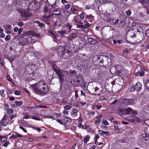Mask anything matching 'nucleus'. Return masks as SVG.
I'll return each instance as SVG.
<instances>
[{"label": "nucleus", "mask_w": 149, "mask_h": 149, "mask_svg": "<svg viewBox=\"0 0 149 149\" xmlns=\"http://www.w3.org/2000/svg\"><path fill=\"white\" fill-rule=\"evenodd\" d=\"M120 20L117 19L115 22H113L114 24L116 25V26L119 27V24L120 23Z\"/></svg>", "instance_id": "nucleus-30"}, {"label": "nucleus", "mask_w": 149, "mask_h": 149, "mask_svg": "<svg viewBox=\"0 0 149 149\" xmlns=\"http://www.w3.org/2000/svg\"><path fill=\"white\" fill-rule=\"evenodd\" d=\"M77 36V34L76 33H73L70 35L68 37V40L70 41H72V40L75 38Z\"/></svg>", "instance_id": "nucleus-19"}, {"label": "nucleus", "mask_w": 149, "mask_h": 149, "mask_svg": "<svg viewBox=\"0 0 149 149\" xmlns=\"http://www.w3.org/2000/svg\"><path fill=\"white\" fill-rule=\"evenodd\" d=\"M71 10L72 12H76L77 10L75 9L74 7H72L71 8Z\"/></svg>", "instance_id": "nucleus-53"}, {"label": "nucleus", "mask_w": 149, "mask_h": 149, "mask_svg": "<svg viewBox=\"0 0 149 149\" xmlns=\"http://www.w3.org/2000/svg\"><path fill=\"white\" fill-rule=\"evenodd\" d=\"M77 82L78 83H80L83 81L82 78L79 76H76Z\"/></svg>", "instance_id": "nucleus-25"}, {"label": "nucleus", "mask_w": 149, "mask_h": 149, "mask_svg": "<svg viewBox=\"0 0 149 149\" xmlns=\"http://www.w3.org/2000/svg\"><path fill=\"white\" fill-rule=\"evenodd\" d=\"M5 36V35L3 33L0 32V36L1 38H3Z\"/></svg>", "instance_id": "nucleus-55"}, {"label": "nucleus", "mask_w": 149, "mask_h": 149, "mask_svg": "<svg viewBox=\"0 0 149 149\" xmlns=\"http://www.w3.org/2000/svg\"><path fill=\"white\" fill-rule=\"evenodd\" d=\"M138 1L142 4L143 6H145V3H146V5H149V1L148 0H137Z\"/></svg>", "instance_id": "nucleus-20"}, {"label": "nucleus", "mask_w": 149, "mask_h": 149, "mask_svg": "<svg viewBox=\"0 0 149 149\" xmlns=\"http://www.w3.org/2000/svg\"><path fill=\"white\" fill-rule=\"evenodd\" d=\"M141 139H144L145 141H148L149 140V136L147 133L145 132H143L140 136Z\"/></svg>", "instance_id": "nucleus-12"}, {"label": "nucleus", "mask_w": 149, "mask_h": 149, "mask_svg": "<svg viewBox=\"0 0 149 149\" xmlns=\"http://www.w3.org/2000/svg\"><path fill=\"white\" fill-rule=\"evenodd\" d=\"M114 129L116 130H120V128L118 126V125H116L114 126Z\"/></svg>", "instance_id": "nucleus-52"}, {"label": "nucleus", "mask_w": 149, "mask_h": 149, "mask_svg": "<svg viewBox=\"0 0 149 149\" xmlns=\"http://www.w3.org/2000/svg\"><path fill=\"white\" fill-rule=\"evenodd\" d=\"M95 114V112L93 111H92L89 113V116L91 117L94 115Z\"/></svg>", "instance_id": "nucleus-42"}, {"label": "nucleus", "mask_w": 149, "mask_h": 149, "mask_svg": "<svg viewBox=\"0 0 149 149\" xmlns=\"http://www.w3.org/2000/svg\"><path fill=\"white\" fill-rule=\"evenodd\" d=\"M62 113L65 116H68V111L65 110L63 111Z\"/></svg>", "instance_id": "nucleus-41"}, {"label": "nucleus", "mask_w": 149, "mask_h": 149, "mask_svg": "<svg viewBox=\"0 0 149 149\" xmlns=\"http://www.w3.org/2000/svg\"><path fill=\"white\" fill-rule=\"evenodd\" d=\"M34 91L37 94L44 95L48 91V86L44 81H40L31 85Z\"/></svg>", "instance_id": "nucleus-1"}, {"label": "nucleus", "mask_w": 149, "mask_h": 149, "mask_svg": "<svg viewBox=\"0 0 149 149\" xmlns=\"http://www.w3.org/2000/svg\"><path fill=\"white\" fill-rule=\"evenodd\" d=\"M51 6L53 8H55L57 7V5L56 3V1L53 4H51Z\"/></svg>", "instance_id": "nucleus-43"}, {"label": "nucleus", "mask_w": 149, "mask_h": 149, "mask_svg": "<svg viewBox=\"0 0 149 149\" xmlns=\"http://www.w3.org/2000/svg\"><path fill=\"white\" fill-rule=\"evenodd\" d=\"M122 104L124 105H129L133 104L135 102V99L134 98L127 99L124 98L123 99Z\"/></svg>", "instance_id": "nucleus-7"}, {"label": "nucleus", "mask_w": 149, "mask_h": 149, "mask_svg": "<svg viewBox=\"0 0 149 149\" xmlns=\"http://www.w3.org/2000/svg\"><path fill=\"white\" fill-rule=\"evenodd\" d=\"M42 19L44 20H46V19L49 20V18L48 17V16L46 15H44L42 16Z\"/></svg>", "instance_id": "nucleus-45"}, {"label": "nucleus", "mask_w": 149, "mask_h": 149, "mask_svg": "<svg viewBox=\"0 0 149 149\" xmlns=\"http://www.w3.org/2000/svg\"><path fill=\"white\" fill-rule=\"evenodd\" d=\"M61 12L60 8H56L52 11V13L56 15H60Z\"/></svg>", "instance_id": "nucleus-16"}, {"label": "nucleus", "mask_w": 149, "mask_h": 149, "mask_svg": "<svg viewBox=\"0 0 149 149\" xmlns=\"http://www.w3.org/2000/svg\"><path fill=\"white\" fill-rule=\"evenodd\" d=\"M5 137L4 136L2 137V136H0V138L1 139V140L2 141V145L4 147H6L8 146L9 144H10V143L9 141H7V139H5L3 141V139Z\"/></svg>", "instance_id": "nucleus-11"}, {"label": "nucleus", "mask_w": 149, "mask_h": 149, "mask_svg": "<svg viewBox=\"0 0 149 149\" xmlns=\"http://www.w3.org/2000/svg\"><path fill=\"white\" fill-rule=\"evenodd\" d=\"M88 42L92 44H94L97 43V41L94 38H89L88 39Z\"/></svg>", "instance_id": "nucleus-18"}, {"label": "nucleus", "mask_w": 149, "mask_h": 149, "mask_svg": "<svg viewBox=\"0 0 149 149\" xmlns=\"http://www.w3.org/2000/svg\"><path fill=\"white\" fill-rule=\"evenodd\" d=\"M131 11L130 9H129L126 11V15L128 16L130 15L131 14Z\"/></svg>", "instance_id": "nucleus-38"}, {"label": "nucleus", "mask_w": 149, "mask_h": 149, "mask_svg": "<svg viewBox=\"0 0 149 149\" xmlns=\"http://www.w3.org/2000/svg\"><path fill=\"white\" fill-rule=\"evenodd\" d=\"M70 6L69 5H66L65 6V8L67 9H68L69 8Z\"/></svg>", "instance_id": "nucleus-64"}, {"label": "nucleus", "mask_w": 149, "mask_h": 149, "mask_svg": "<svg viewBox=\"0 0 149 149\" xmlns=\"http://www.w3.org/2000/svg\"><path fill=\"white\" fill-rule=\"evenodd\" d=\"M102 117V116L101 115H100L97 116L95 118L97 119L101 120V118Z\"/></svg>", "instance_id": "nucleus-56"}, {"label": "nucleus", "mask_w": 149, "mask_h": 149, "mask_svg": "<svg viewBox=\"0 0 149 149\" xmlns=\"http://www.w3.org/2000/svg\"><path fill=\"white\" fill-rule=\"evenodd\" d=\"M23 118L25 119H27L31 118V117L28 115H26L23 117Z\"/></svg>", "instance_id": "nucleus-51"}, {"label": "nucleus", "mask_w": 149, "mask_h": 149, "mask_svg": "<svg viewBox=\"0 0 149 149\" xmlns=\"http://www.w3.org/2000/svg\"><path fill=\"white\" fill-rule=\"evenodd\" d=\"M49 11V8L47 6H44V8L43 10V13L45 14H46Z\"/></svg>", "instance_id": "nucleus-27"}, {"label": "nucleus", "mask_w": 149, "mask_h": 149, "mask_svg": "<svg viewBox=\"0 0 149 149\" xmlns=\"http://www.w3.org/2000/svg\"><path fill=\"white\" fill-rule=\"evenodd\" d=\"M69 72L71 74H76V72L75 70H70L69 71Z\"/></svg>", "instance_id": "nucleus-48"}, {"label": "nucleus", "mask_w": 149, "mask_h": 149, "mask_svg": "<svg viewBox=\"0 0 149 149\" xmlns=\"http://www.w3.org/2000/svg\"><path fill=\"white\" fill-rule=\"evenodd\" d=\"M135 115L133 114V115L131 116L130 118H126V119L127 120L132 123H136L140 122L141 121V118L135 116Z\"/></svg>", "instance_id": "nucleus-8"}, {"label": "nucleus", "mask_w": 149, "mask_h": 149, "mask_svg": "<svg viewBox=\"0 0 149 149\" xmlns=\"http://www.w3.org/2000/svg\"><path fill=\"white\" fill-rule=\"evenodd\" d=\"M120 23L119 24V28H121L124 26L125 23L123 20H120Z\"/></svg>", "instance_id": "nucleus-31"}, {"label": "nucleus", "mask_w": 149, "mask_h": 149, "mask_svg": "<svg viewBox=\"0 0 149 149\" xmlns=\"http://www.w3.org/2000/svg\"><path fill=\"white\" fill-rule=\"evenodd\" d=\"M71 117L74 119H77L80 117V114L76 108H74L72 110V111L70 113Z\"/></svg>", "instance_id": "nucleus-6"}, {"label": "nucleus", "mask_w": 149, "mask_h": 149, "mask_svg": "<svg viewBox=\"0 0 149 149\" xmlns=\"http://www.w3.org/2000/svg\"><path fill=\"white\" fill-rule=\"evenodd\" d=\"M118 102V100L117 99H115L113 102L110 104V105H113L114 106L117 104V103Z\"/></svg>", "instance_id": "nucleus-36"}, {"label": "nucleus", "mask_w": 149, "mask_h": 149, "mask_svg": "<svg viewBox=\"0 0 149 149\" xmlns=\"http://www.w3.org/2000/svg\"><path fill=\"white\" fill-rule=\"evenodd\" d=\"M48 32L51 35L53 36L55 38H56V35L54 33L53 31L51 30H49L48 31Z\"/></svg>", "instance_id": "nucleus-35"}, {"label": "nucleus", "mask_w": 149, "mask_h": 149, "mask_svg": "<svg viewBox=\"0 0 149 149\" xmlns=\"http://www.w3.org/2000/svg\"><path fill=\"white\" fill-rule=\"evenodd\" d=\"M32 118L33 119H34V120H40V118L38 117H35L34 116H33L32 117Z\"/></svg>", "instance_id": "nucleus-44"}, {"label": "nucleus", "mask_w": 149, "mask_h": 149, "mask_svg": "<svg viewBox=\"0 0 149 149\" xmlns=\"http://www.w3.org/2000/svg\"><path fill=\"white\" fill-rule=\"evenodd\" d=\"M66 33V31L65 30H63L60 31L59 33L60 36L62 37L64 36V35Z\"/></svg>", "instance_id": "nucleus-32"}, {"label": "nucleus", "mask_w": 149, "mask_h": 149, "mask_svg": "<svg viewBox=\"0 0 149 149\" xmlns=\"http://www.w3.org/2000/svg\"><path fill=\"white\" fill-rule=\"evenodd\" d=\"M77 28H80V30H81L84 31H88V29L85 26L79 25H77Z\"/></svg>", "instance_id": "nucleus-23"}, {"label": "nucleus", "mask_w": 149, "mask_h": 149, "mask_svg": "<svg viewBox=\"0 0 149 149\" xmlns=\"http://www.w3.org/2000/svg\"><path fill=\"white\" fill-rule=\"evenodd\" d=\"M33 22L37 24L39 27L40 28L42 29H44L45 28V25L44 24L41 23L39 21L34 20L33 21Z\"/></svg>", "instance_id": "nucleus-13"}, {"label": "nucleus", "mask_w": 149, "mask_h": 149, "mask_svg": "<svg viewBox=\"0 0 149 149\" xmlns=\"http://www.w3.org/2000/svg\"><path fill=\"white\" fill-rule=\"evenodd\" d=\"M84 23L85 25L87 26H90V25L86 21H84Z\"/></svg>", "instance_id": "nucleus-58"}, {"label": "nucleus", "mask_w": 149, "mask_h": 149, "mask_svg": "<svg viewBox=\"0 0 149 149\" xmlns=\"http://www.w3.org/2000/svg\"><path fill=\"white\" fill-rule=\"evenodd\" d=\"M72 121L71 119L68 117H65L64 119V125L66 127H68L70 126V123Z\"/></svg>", "instance_id": "nucleus-10"}, {"label": "nucleus", "mask_w": 149, "mask_h": 149, "mask_svg": "<svg viewBox=\"0 0 149 149\" xmlns=\"http://www.w3.org/2000/svg\"><path fill=\"white\" fill-rule=\"evenodd\" d=\"M102 123L103 124L105 125H108L109 123L108 122L105 120H102Z\"/></svg>", "instance_id": "nucleus-39"}, {"label": "nucleus", "mask_w": 149, "mask_h": 149, "mask_svg": "<svg viewBox=\"0 0 149 149\" xmlns=\"http://www.w3.org/2000/svg\"><path fill=\"white\" fill-rule=\"evenodd\" d=\"M65 49L63 47L59 46L57 48L56 51L59 56H62L65 53Z\"/></svg>", "instance_id": "nucleus-9"}, {"label": "nucleus", "mask_w": 149, "mask_h": 149, "mask_svg": "<svg viewBox=\"0 0 149 149\" xmlns=\"http://www.w3.org/2000/svg\"><path fill=\"white\" fill-rule=\"evenodd\" d=\"M113 84L112 83L107 84V85L105 86V89L107 91L110 92L111 91L113 87Z\"/></svg>", "instance_id": "nucleus-15"}, {"label": "nucleus", "mask_w": 149, "mask_h": 149, "mask_svg": "<svg viewBox=\"0 0 149 149\" xmlns=\"http://www.w3.org/2000/svg\"><path fill=\"white\" fill-rule=\"evenodd\" d=\"M144 72L143 71H139L135 74L136 76H138L139 75L140 76H143L144 75Z\"/></svg>", "instance_id": "nucleus-26"}, {"label": "nucleus", "mask_w": 149, "mask_h": 149, "mask_svg": "<svg viewBox=\"0 0 149 149\" xmlns=\"http://www.w3.org/2000/svg\"><path fill=\"white\" fill-rule=\"evenodd\" d=\"M14 103L17 106H20L22 104V101H15Z\"/></svg>", "instance_id": "nucleus-33"}, {"label": "nucleus", "mask_w": 149, "mask_h": 149, "mask_svg": "<svg viewBox=\"0 0 149 149\" xmlns=\"http://www.w3.org/2000/svg\"><path fill=\"white\" fill-rule=\"evenodd\" d=\"M13 111L12 109L11 108L8 109L7 110V111L8 113L9 114H11L13 113Z\"/></svg>", "instance_id": "nucleus-46"}, {"label": "nucleus", "mask_w": 149, "mask_h": 149, "mask_svg": "<svg viewBox=\"0 0 149 149\" xmlns=\"http://www.w3.org/2000/svg\"><path fill=\"white\" fill-rule=\"evenodd\" d=\"M72 107V106H70L68 105H66L64 107V109L65 110H69Z\"/></svg>", "instance_id": "nucleus-34"}, {"label": "nucleus", "mask_w": 149, "mask_h": 149, "mask_svg": "<svg viewBox=\"0 0 149 149\" xmlns=\"http://www.w3.org/2000/svg\"><path fill=\"white\" fill-rule=\"evenodd\" d=\"M10 38V35H8L5 38V39L6 41L9 40Z\"/></svg>", "instance_id": "nucleus-40"}, {"label": "nucleus", "mask_w": 149, "mask_h": 149, "mask_svg": "<svg viewBox=\"0 0 149 149\" xmlns=\"http://www.w3.org/2000/svg\"><path fill=\"white\" fill-rule=\"evenodd\" d=\"M145 87L146 90L148 91H149V78L145 81Z\"/></svg>", "instance_id": "nucleus-22"}, {"label": "nucleus", "mask_w": 149, "mask_h": 149, "mask_svg": "<svg viewBox=\"0 0 149 149\" xmlns=\"http://www.w3.org/2000/svg\"><path fill=\"white\" fill-rule=\"evenodd\" d=\"M97 59L96 62L100 65L106 67L109 66L111 65V59L108 57L103 56H97L93 58Z\"/></svg>", "instance_id": "nucleus-3"}, {"label": "nucleus", "mask_w": 149, "mask_h": 149, "mask_svg": "<svg viewBox=\"0 0 149 149\" xmlns=\"http://www.w3.org/2000/svg\"><path fill=\"white\" fill-rule=\"evenodd\" d=\"M56 121L58 122L60 124L63 125V123L62 122V121H61V120L57 119L56 120Z\"/></svg>", "instance_id": "nucleus-57"}, {"label": "nucleus", "mask_w": 149, "mask_h": 149, "mask_svg": "<svg viewBox=\"0 0 149 149\" xmlns=\"http://www.w3.org/2000/svg\"><path fill=\"white\" fill-rule=\"evenodd\" d=\"M66 26L68 27V29L70 31L72 28V25L68 23H67L66 24Z\"/></svg>", "instance_id": "nucleus-47"}, {"label": "nucleus", "mask_w": 149, "mask_h": 149, "mask_svg": "<svg viewBox=\"0 0 149 149\" xmlns=\"http://www.w3.org/2000/svg\"><path fill=\"white\" fill-rule=\"evenodd\" d=\"M45 23L49 25L50 24V22L48 21V20H45Z\"/></svg>", "instance_id": "nucleus-63"}, {"label": "nucleus", "mask_w": 149, "mask_h": 149, "mask_svg": "<svg viewBox=\"0 0 149 149\" xmlns=\"http://www.w3.org/2000/svg\"><path fill=\"white\" fill-rule=\"evenodd\" d=\"M3 28L6 29H10L11 28V26L10 25H5L4 26Z\"/></svg>", "instance_id": "nucleus-37"}, {"label": "nucleus", "mask_w": 149, "mask_h": 149, "mask_svg": "<svg viewBox=\"0 0 149 149\" xmlns=\"http://www.w3.org/2000/svg\"><path fill=\"white\" fill-rule=\"evenodd\" d=\"M115 68L117 72H121L123 70V68L120 65H116L114 67Z\"/></svg>", "instance_id": "nucleus-21"}, {"label": "nucleus", "mask_w": 149, "mask_h": 149, "mask_svg": "<svg viewBox=\"0 0 149 149\" xmlns=\"http://www.w3.org/2000/svg\"><path fill=\"white\" fill-rule=\"evenodd\" d=\"M80 17L81 19H84V15L83 14H81L80 15Z\"/></svg>", "instance_id": "nucleus-59"}, {"label": "nucleus", "mask_w": 149, "mask_h": 149, "mask_svg": "<svg viewBox=\"0 0 149 149\" xmlns=\"http://www.w3.org/2000/svg\"><path fill=\"white\" fill-rule=\"evenodd\" d=\"M102 107V106L101 105H95L92 107V109H94L96 108V109L99 110Z\"/></svg>", "instance_id": "nucleus-28"}, {"label": "nucleus", "mask_w": 149, "mask_h": 149, "mask_svg": "<svg viewBox=\"0 0 149 149\" xmlns=\"http://www.w3.org/2000/svg\"><path fill=\"white\" fill-rule=\"evenodd\" d=\"M51 65L53 69L58 76V79L59 80L60 85H62L65 78L69 74L68 72L66 71L63 70L58 68V67L54 63H52Z\"/></svg>", "instance_id": "nucleus-2"}, {"label": "nucleus", "mask_w": 149, "mask_h": 149, "mask_svg": "<svg viewBox=\"0 0 149 149\" xmlns=\"http://www.w3.org/2000/svg\"><path fill=\"white\" fill-rule=\"evenodd\" d=\"M19 128L22 130L24 132H26L27 131L22 126H20Z\"/></svg>", "instance_id": "nucleus-60"}, {"label": "nucleus", "mask_w": 149, "mask_h": 149, "mask_svg": "<svg viewBox=\"0 0 149 149\" xmlns=\"http://www.w3.org/2000/svg\"><path fill=\"white\" fill-rule=\"evenodd\" d=\"M145 34L147 37L149 36V29H147L145 31Z\"/></svg>", "instance_id": "nucleus-49"}, {"label": "nucleus", "mask_w": 149, "mask_h": 149, "mask_svg": "<svg viewBox=\"0 0 149 149\" xmlns=\"http://www.w3.org/2000/svg\"><path fill=\"white\" fill-rule=\"evenodd\" d=\"M53 14H54L52 13V14H50L48 16V17L49 19L52 18L53 17Z\"/></svg>", "instance_id": "nucleus-61"}, {"label": "nucleus", "mask_w": 149, "mask_h": 149, "mask_svg": "<svg viewBox=\"0 0 149 149\" xmlns=\"http://www.w3.org/2000/svg\"><path fill=\"white\" fill-rule=\"evenodd\" d=\"M90 138V137L88 135H87L86 137H85L84 138V142L85 143H86L88 141L89 139Z\"/></svg>", "instance_id": "nucleus-29"}, {"label": "nucleus", "mask_w": 149, "mask_h": 149, "mask_svg": "<svg viewBox=\"0 0 149 149\" xmlns=\"http://www.w3.org/2000/svg\"><path fill=\"white\" fill-rule=\"evenodd\" d=\"M117 111L118 114L122 117H124L125 115L137 114V112L136 111L133 110L129 107L124 109L119 108L118 109Z\"/></svg>", "instance_id": "nucleus-4"}, {"label": "nucleus", "mask_w": 149, "mask_h": 149, "mask_svg": "<svg viewBox=\"0 0 149 149\" xmlns=\"http://www.w3.org/2000/svg\"><path fill=\"white\" fill-rule=\"evenodd\" d=\"M98 132L100 134L101 136H106L109 135L110 134L109 132V131H104L102 130H100L98 131Z\"/></svg>", "instance_id": "nucleus-17"}, {"label": "nucleus", "mask_w": 149, "mask_h": 149, "mask_svg": "<svg viewBox=\"0 0 149 149\" xmlns=\"http://www.w3.org/2000/svg\"><path fill=\"white\" fill-rule=\"evenodd\" d=\"M18 25L19 26L22 27L23 26L24 24L23 22H20L18 23Z\"/></svg>", "instance_id": "nucleus-54"}, {"label": "nucleus", "mask_w": 149, "mask_h": 149, "mask_svg": "<svg viewBox=\"0 0 149 149\" xmlns=\"http://www.w3.org/2000/svg\"><path fill=\"white\" fill-rule=\"evenodd\" d=\"M134 86L135 90L139 91L141 89L142 85L140 82H138Z\"/></svg>", "instance_id": "nucleus-14"}, {"label": "nucleus", "mask_w": 149, "mask_h": 149, "mask_svg": "<svg viewBox=\"0 0 149 149\" xmlns=\"http://www.w3.org/2000/svg\"><path fill=\"white\" fill-rule=\"evenodd\" d=\"M22 135L17 133H15L14 134H13L10 137V138L11 139V138H13L16 139L18 137H22Z\"/></svg>", "instance_id": "nucleus-24"}, {"label": "nucleus", "mask_w": 149, "mask_h": 149, "mask_svg": "<svg viewBox=\"0 0 149 149\" xmlns=\"http://www.w3.org/2000/svg\"><path fill=\"white\" fill-rule=\"evenodd\" d=\"M14 94L17 95H20L21 93L19 91L16 90L14 92Z\"/></svg>", "instance_id": "nucleus-50"}, {"label": "nucleus", "mask_w": 149, "mask_h": 149, "mask_svg": "<svg viewBox=\"0 0 149 149\" xmlns=\"http://www.w3.org/2000/svg\"><path fill=\"white\" fill-rule=\"evenodd\" d=\"M44 117L46 118H53V116H44Z\"/></svg>", "instance_id": "nucleus-62"}, {"label": "nucleus", "mask_w": 149, "mask_h": 149, "mask_svg": "<svg viewBox=\"0 0 149 149\" xmlns=\"http://www.w3.org/2000/svg\"><path fill=\"white\" fill-rule=\"evenodd\" d=\"M87 89L89 92L92 94L101 95L105 94V90L104 91L101 88H98L97 87H94L93 85L88 86Z\"/></svg>", "instance_id": "nucleus-5"}]
</instances>
